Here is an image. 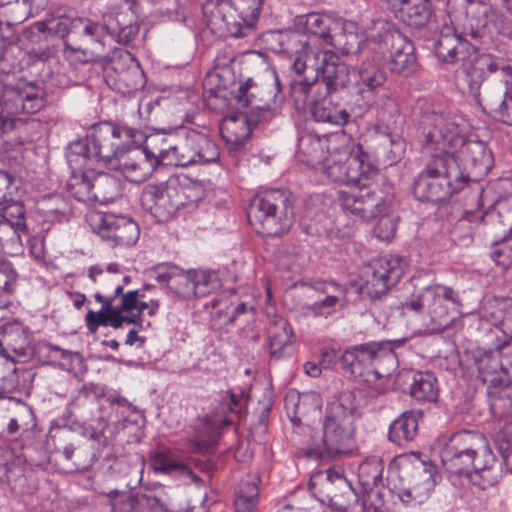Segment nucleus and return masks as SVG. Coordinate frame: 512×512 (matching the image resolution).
Instances as JSON below:
<instances>
[{"label": "nucleus", "mask_w": 512, "mask_h": 512, "mask_svg": "<svg viewBox=\"0 0 512 512\" xmlns=\"http://www.w3.org/2000/svg\"><path fill=\"white\" fill-rule=\"evenodd\" d=\"M321 406L322 401L318 393H303L298 395V401L295 403V413L300 420V417H304L311 412H317Z\"/></svg>", "instance_id": "54"}, {"label": "nucleus", "mask_w": 512, "mask_h": 512, "mask_svg": "<svg viewBox=\"0 0 512 512\" xmlns=\"http://www.w3.org/2000/svg\"><path fill=\"white\" fill-rule=\"evenodd\" d=\"M359 418L355 395L342 392L328 402L321 427L311 429L307 455L315 459H335L351 451Z\"/></svg>", "instance_id": "2"}, {"label": "nucleus", "mask_w": 512, "mask_h": 512, "mask_svg": "<svg viewBox=\"0 0 512 512\" xmlns=\"http://www.w3.org/2000/svg\"><path fill=\"white\" fill-rule=\"evenodd\" d=\"M357 73L354 103L359 108V114H363L375 103L377 91L386 82L387 74L380 61L375 58L364 60Z\"/></svg>", "instance_id": "19"}, {"label": "nucleus", "mask_w": 512, "mask_h": 512, "mask_svg": "<svg viewBox=\"0 0 512 512\" xmlns=\"http://www.w3.org/2000/svg\"><path fill=\"white\" fill-rule=\"evenodd\" d=\"M49 351L57 352L60 355L62 362L60 363V367L68 370L72 373L76 378L82 379L84 375L87 373V364L82 354L79 352H72L69 350H64L57 345L50 344Z\"/></svg>", "instance_id": "40"}, {"label": "nucleus", "mask_w": 512, "mask_h": 512, "mask_svg": "<svg viewBox=\"0 0 512 512\" xmlns=\"http://www.w3.org/2000/svg\"><path fill=\"white\" fill-rule=\"evenodd\" d=\"M479 455V453H468L459 457L456 456V459H441V461L446 470L449 472L458 475L465 474L468 477L470 472L476 470V464L477 459H479Z\"/></svg>", "instance_id": "45"}, {"label": "nucleus", "mask_w": 512, "mask_h": 512, "mask_svg": "<svg viewBox=\"0 0 512 512\" xmlns=\"http://www.w3.org/2000/svg\"><path fill=\"white\" fill-rule=\"evenodd\" d=\"M93 203L108 204L121 195L119 181L110 174H93Z\"/></svg>", "instance_id": "35"}, {"label": "nucleus", "mask_w": 512, "mask_h": 512, "mask_svg": "<svg viewBox=\"0 0 512 512\" xmlns=\"http://www.w3.org/2000/svg\"><path fill=\"white\" fill-rule=\"evenodd\" d=\"M89 222L94 232L115 246H132L139 238V228L132 219L114 214L93 213Z\"/></svg>", "instance_id": "18"}, {"label": "nucleus", "mask_w": 512, "mask_h": 512, "mask_svg": "<svg viewBox=\"0 0 512 512\" xmlns=\"http://www.w3.org/2000/svg\"><path fill=\"white\" fill-rule=\"evenodd\" d=\"M496 444L507 467L512 470V421L506 423L500 430Z\"/></svg>", "instance_id": "55"}, {"label": "nucleus", "mask_w": 512, "mask_h": 512, "mask_svg": "<svg viewBox=\"0 0 512 512\" xmlns=\"http://www.w3.org/2000/svg\"><path fill=\"white\" fill-rule=\"evenodd\" d=\"M142 207L159 221H166L187 204L185 188L176 180L148 184L140 197Z\"/></svg>", "instance_id": "12"}, {"label": "nucleus", "mask_w": 512, "mask_h": 512, "mask_svg": "<svg viewBox=\"0 0 512 512\" xmlns=\"http://www.w3.org/2000/svg\"><path fill=\"white\" fill-rule=\"evenodd\" d=\"M4 113L11 120V131L15 127V116L21 112L34 114L43 106L42 97L34 93H21L7 90L2 94Z\"/></svg>", "instance_id": "27"}, {"label": "nucleus", "mask_w": 512, "mask_h": 512, "mask_svg": "<svg viewBox=\"0 0 512 512\" xmlns=\"http://www.w3.org/2000/svg\"><path fill=\"white\" fill-rule=\"evenodd\" d=\"M378 37L385 45L391 44L394 48L390 60V70L393 73H405L415 64L416 57L412 43L405 41L398 32H391L389 24L385 26L383 33H378Z\"/></svg>", "instance_id": "24"}, {"label": "nucleus", "mask_w": 512, "mask_h": 512, "mask_svg": "<svg viewBox=\"0 0 512 512\" xmlns=\"http://www.w3.org/2000/svg\"><path fill=\"white\" fill-rule=\"evenodd\" d=\"M259 488L254 479L241 480L235 490V512H256Z\"/></svg>", "instance_id": "37"}, {"label": "nucleus", "mask_w": 512, "mask_h": 512, "mask_svg": "<svg viewBox=\"0 0 512 512\" xmlns=\"http://www.w3.org/2000/svg\"><path fill=\"white\" fill-rule=\"evenodd\" d=\"M489 78L503 82L507 90L512 79V61L492 54H478L466 67V82L475 99H481V85Z\"/></svg>", "instance_id": "16"}, {"label": "nucleus", "mask_w": 512, "mask_h": 512, "mask_svg": "<svg viewBox=\"0 0 512 512\" xmlns=\"http://www.w3.org/2000/svg\"><path fill=\"white\" fill-rule=\"evenodd\" d=\"M383 469V461L377 456L369 457L359 465L358 479L366 492L372 491L374 488L382 485Z\"/></svg>", "instance_id": "38"}, {"label": "nucleus", "mask_w": 512, "mask_h": 512, "mask_svg": "<svg viewBox=\"0 0 512 512\" xmlns=\"http://www.w3.org/2000/svg\"><path fill=\"white\" fill-rule=\"evenodd\" d=\"M29 345V337L19 324H7L0 330V355L6 358L23 356Z\"/></svg>", "instance_id": "30"}, {"label": "nucleus", "mask_w": 512, "mask_h": 512, "mask_svg": "<svg viewBox=\"0 0 512 512\" xmlns=\"http://www.w3.org/2000/svg\"><path fill=\"white\" fill-rule=\"evenodd\" d=\"M263 0H205L202 8L206 16H219L233 37L247 36L255 28Z\"/></svg>", "instance_id": "9"}, {"label": "nucleus", "mask_w": 512, "mask_h": 512, "mask_svg": "<svg viewBox=\"0 0 512 512\" xmlns=\"http://www.w3.org/2000/svg\"><path fill=\"white\" fill-rule=\"evenodd\" d=\"M194 282L195 297H204L221 286L216 272L194 271Z\"/></svg>", "instance_id": "50"}, {"label": "nucleus", "mask_w": 512, "mask_h": 512, "mask_svg": "<svg viewBox=\"0 0 512 512\" xmlns=\"http://www.w3.org/2000/svg\"><path fill=\"white\" fill-rule=\"evenodd\" d=\"M434 53L445 63L460 64L466 75V67L478 56L475 48L460 35L451 33L450 28L441 31L434 43Z\"/></svg>", "instance_id": "20"}, {"label": "nucleus", "mask_w": 512, "mask_h": 512, "mask_svg": "<svg viewBox=\"0 0 512 512\" xmlns=\"http://www.w3.org/2000/svg\"><path fill=\"white\" fill-rule=\"evenodd\" d=\"M153 471L166 475L180 474L188 476L194 483H199L200 478L185 464L178 461L174 454L168 450L155 451L150 458Z\"/></svg>", "instance_id": "33"}, {"label": "nucleus", "mask_w": 512, "mask_h": 512, "mask_svg": "<svg viewBox=\"0 0 512 512\" xmlns=\"http://www.w3.org/2000/svg\"><path fill=\"white\" fill-rule=\"evenodd\" d=\"M112 512H136L134 492H119L113 490L109 493Z\"/></svg>", "instance_id": "57"}, {"label": "nucleus", "mask_w": 512, "mask_h": 512, "mask_svg": "<svg viewBox=\"0 0 512 512\" xmlns=\"http://www.w3.org/2000/svg\"><path fill=\"white\" fill-rule=\"evenodd\" d=\"M332 23L333 21L329 17L317 13L308 14L305 21L306 28L310 33L324 39L328 43H330L333 37L330 34Z\"/></svg>", "instance_id": "46"}, {"label": "nucleus", "mask_w": 512, "mask_h": 512, "mask_svg": "<svg viewBox=\"0 0 512 512\" xmlns=\"http://www.w3.org/2000/svg\"><path fill=\"white\" fill-rule=\"evenodd\" d=\"M421 124L425 133V148L435 145L433 154L450 153L458 148L466 134V124L460 116L446 112H426Z\"/></svg>", "instance_id": "11"}, {"label": "nucleus", "mask_w": 512, "mask_h": 512, "mask_svg": "<svg viewBox=\"0 0 512 512\" xmlns=\"http://www.w3.org/2000/svg\"><path fill=\"white\" fill-rule=\"evenodd\" d=\"M6 223L3 224L4 228L12 227L16 231L26 229L25 224V209L20 202H11L3 207L2 214Z\"/></svg>", "instance_id": "49"}, {"label": "nucleus", "mask_w": 512, "mask_h": 512, "mask_svg": "<svg viewBox=\"0 0 512 512\" xmlns=\"http://www.w3.org/2000/svg\"><path fill=\"white\" fill-rule=\"evenodd\" d=\"M374 177L351 184L348 190L339 191V202L343 210L363 221H369L383 213L391 199L383 198L371 188Z\"/></svg>", "instance_id": "13"}, {"label": "nucleus", "mask_w": 512, "mask_h": 512, "mask_svg": "<svg viewBox=\"0 0 512 512\" xmlns=\"http://www.w3.org/2000/svg\"><path fill=\"white\" fill-rule=\"evenodd\" d=\"M67 191L80 202L93 203V173L78 172L73 169L66 184Z\"/></svg>", "instance_id": "39"}, {"label": "nucleus", "mask_w": 512, "mask_h": 512, "mask_svg": "<svg viewBox=\"0 0 512 512\" xmlns=\"http://www.w3.org/2000/svg\"><path fill=\"white\" fill-rule=\"evenodd\" d=\"M495 249L491 253L492 260L503 268L512 266V228L509 234L499 241H494Z\"/></svg>", "instance_id": "47"}, {"label": "nucleus", "mask_w": 512, "mask_h": 512, "mask_svg": "<svg viewBox=\"0 0 512 512\" xmlns=\"http://www.w3.org/2000/svg\"><path fill=\"white\" fill-rule=\"evenodd\" d=\"M220 158L218 145L206 134L182 128L176 137L163 138L159 147L147 145L151 174L159 165L187 167L215 163Z\"/></svg>", "instance_id": "3"}, {"label": "nucleus", "mask_w": 512, "mask_h": 512, "mask_svg": "<svg viewBox=\"0 0 512 512\" xmlns=\"http://www.w3.org/2000/svg\"><path fill=\"white\" fill-rule=\"evenodd\" d=\"M405 341L403 338L353 346L342 354V366L354 377L373 383L390 376L396 370L398 358L394 349L402 346Z\"/></svg>", "instance_id": "4"}, {"label": "nucleus", "mask_w": 512, "mask_h": 512, "mask_svg": "<svg viewBox=\"0 0 512 512\" xmlns=\"http://www.w3.org/2000/svg\"><path fill=\"white\" fill-rule=\"evenodd\" d=\"M122 273L120 266L117 263H111L104 269L99 265L90 267L88 277L92 282L97 285L98 289L95 294L111 295L117 286H122L121 283Z\"/></svg>", "instance_id": "34"}, {"label": "nucleus", "mask_w": 512, "mask_h": 512, "mask_svg": "<svg viewBox=\"0 0 512 512\" xmlns=\"http://www.w3.org/2000/svg\"><path fill=\"white\" fill-rule=\"evenodd\" d=\"M89 160H94L91 137L77 140L69 145L67 161L73 169L85 166Z\"/></svg>", "instance_id": "43"}, {"label": "nucleus", "mask_w": 512, "mask_h": 512, "mask_svg": "<svg viewBox=\"0 0 512 512\" xmlns=\"http://www.w3.org/2000/svg\"><path fill=\"white\" fill-rule=\"evenodd\" d=\"M169 288L183 299L195 298L194 271L178 272Z\"/></svg>", "instance_id": "48"}, {"label": "nucleus", "mask_w": 512, "mask_h": 512, "mask_svg": "<svg viewBox=\"0 0 512 512\" xmlns=\"http://www.w3.org/2000/svg\"><path fill=\"white\" fill-rule=\"evenodd\" d=\"M331 93L319 89L314 92L309 104L310 115L316 122L343 126L348 123L350 114L333 101Z\"/></svg>", "instance_id": "23"}, {"label": "nucleus", "mask_w": 512, "mask_h": 512, "mask_svg": "<svg viewBox=\"0 0 512 512\" xmlns=\"http://www.w3.org/2000/svg\"><path fill=\"white\" fill-rule=\"evenodd\" d=\"M136 512H160L163 505L160 500L149 494L134 492Z\"/></svg>", "instance_id": "63"}, {"label": "nucleus", "mask_w": 512, "mask_h": 512, "mask_svg": "<svg viewBox=\"0 0 512 512\" xmlns=\"http://www.w3.org/2000/svg\"><path fill=\"white\" fill-rule=\"evenodd\" d=\"M326 51L315 46L304 45L297 52L291 69L297 76H310L317 80L320 77L322 60Z\"/></svg>", "instance_id": "31"}, {"label": "nucleus", "mask_w": 512, "mask_h": 512, "mask_svg": "<svg viewBox=\"0 0 512 512\" xmlns=\"http://www.w3.org/2000/svg\"><path fill=\"white\" fill-rule=\"evenodd\" d=\"M294 333L291 325L284 319L274 322L269 330V353L274 359H281L294 352Z\"/></svg>", "instance_id": "29"}, {"label": "nucleus", "mask_w": 512, "mask_h": 512, "mask_svg": "<svg viewBox=\"0 0 512 512\" xmlns=\"http://www.w3.org/2000/svg\"><path fill=\"white\" fill-rule=\"evenodd\" d=\"M247 217L257 233L273 237L290 229L294 220V210L289 195L283 190L273 189L252 199Z\"/></svg>", "instance_id": "6"}, {"label": "nucleus", "mask_w": 512, "mask_h": 512, "mask_svg": "<svg viewBox=\"0 0 512 512\" xmlns=\"http://www.w3.org/2000/svg\"><path fill=\"white\" fill-rule=\"evenodd\" d=\"M72 22L73 18L59 17L56 20L48 22V24L38 23V29L40 31H44L45 29H47L50 32L59 35L61 38L70 37L67 40L71 44V42H74L72 40Z\"/></svg>", "instance_id": "59"}, {"label": "nucleus", "mask_w": 512, "mask_h": 512, "mask_svg": "<svg viewBox=\"0 0 512 512\" xmlns=\"http://www.w3.org/2000/svg\"><path fill=\"white\" fill-rule=\"evenodd\" d=\"M2 14L7 17L8 25L20 24L26 19L25 4L19 0H0Z\"/></svg>", "instance_id": "56"}, {"label": "nucleus", "mask_w": 512, "mask_h": 512, "mask_svg": "<svg viewBox=\"0 0 512 512\" xmlns=\"http://www.w3.org/2000/svg\"><path fill=\"white\" fill-rule=\"evenodd\" d=\"M323 292H333L331 295H327L323 300L315 302L311 309L315 315L330 314L331 309L334 308L345 295V289L335 282L324 283L323 288H320Z\"/></svg>", "instance_id": "42"}, {"label": "nucleus", "mask_w": 512, "mask_h": 512, "mask_svg": "<svg viewBox=\"0 0 512 512\" xmlns=\"http://www.w3.org/2000/svg\"><path fill=\"white\" fill-rule=\"evenodd\" d=\"M252 85V80H247L238 89L237 103L241 107H251L257 110H270L271 105L269 103H258L253 94H249V88Z\"/></svg>", "instance_id": "61"}, {"label": "nucleus", "mask_w": 512, "mask_h": 512, "mask_svg": "<svg viewBox=\"0 0 512 512\" xmlns=\"http://www.w3.org/2000/svg\"><path fill=\"white\" fill-rule=\"evenodd\" d=\"M109 317L108 310H105V304H102L98 312L89 310L85 317L87 329L91 333H95L100 326H108Z\"/></svg>", "instance_id": "64"}, {"label": "nucleus", "mask_w": 512, "mask_h": 512, "mask_svg": "<svg viewBox=\"0 0 512 512\" xmlns=\"http://www.w3.org/2000/svg\"><path fill=\"white\" fill-rule=\"evenodd\" d=\"M397 222L394 217L389 215L381 217L373 228L376 238L382 241L391 240L396 232Z\"/></svg>", "instance_id": "62"}, {"label": "nucleus", "mask_w": 512, "mask_h": 512, "mask_svg": "<svg viewBox=\"0 0 512 512\" xmlns=\"http://www.w3.org/2000/svg\"><path fill=\"white\" fill-rule=\"evenodd\" d=\"M463 172L449 153L432 154L426 168L415 179L413 194L420 201L438 203L465 187Z\"/></svg>", "instance_id": "5"}, {"label": "nucleus", "mask_w": 512, "mask_h": 512, "mask_svg": "<svg viewBox=\"0 0 512 512\" xmlns=\"http://www.w3.org/2000/svg\"><path fill=\"white\" fill-rule=\"evenodd\" d=\"M431 487L432 481L430 477H428L421 485L417 484L402 490L399 493V498L403 503L408 505L422 503L428 497Z\"/></svg>", "instance_id": "52"}, {"label": "nucleus", "mask_w": 512, "mask_h": 512, "mask_svg": "<svg viewBox=\"0 0 512 512\" xmlns=\"http://www.w3.org/2000/svg\"><path fill=\"white\" fill-rule=\"evenodd\" d=\"M447 6L452 24H462L478 4L468 0H448Z\"/></svg>", "instance_id": "51"}, {"label": "nucleus", "mask_w": 512, "mask_h": 512, "mask_svg": "<svg viewBox=\"0 0 512 512\" xmlns=\"http://www.w3.org/2000/svg\"><path fill=\"white\" fill-rule=\"evenodd\" d=\"M110 37L105 27V19L102 22L87 17H75L72 22V40L76 46L65 40L67 48L82 52L87 61L97 62L103 57L106 39Z\"/></svg>", "instance_id": "15"}, {"label": "nucleus", "mask_w": 512, "mask_h": 512, "mask_svg": "<svg viewBox=\"0 0 512 512\" xmlns=\"http://www.w3.org/2000/svg\"><path fill=\"white\" fill-rule=\"evenodd\" d=\"M412 380L410 394L414 399L428 403H434L437 401V379L432 373L416 372L413 374Z\"/></svg>", "instance_id": "36"}, {"label": "nucleus", "mask_w": 512, "mask_h": 512, "mask_svg": "<svg viewBox=\"0 0 512 512\" xmlns=\"http://www.w3.org/2000/svg\"><path fill=\"white\" fill-rule=\"evenodd\" d=\"M322 170L333 182L346 183L348 186L359 184L367 177H375L378 174L370 156L360 144L353 146L349 151L331 154L322 162Z\"/></svg>", "instance_id": "10"}, {"label": "nucleus", "mask_w": 512, "mask_h": 512, "mask_svg": "<svg viewBox=\"0 0 512 512\" xmlns=\"http://www.w3.org/2000/svg\"><path fill=\"white\" fill-rule=\"evenodd\" d=\"M18 281V273L12 263L0 258V294H11Z\"/></svg>", "instance_id": "53"}, {"label": "nucleus", "mask_w": 512, "mask_h": 512, "mask_svg": "<svg viewBox=\"0 0 512 512\" xmlns=\"http://www.w3.org/2000/svg\"><path fill=\"white\" fill-rule=\"evenodd\" d=\"M495 302L496 310L490 313V321L501 331L503 337L497 338L493 349L479 351L475 363L483 382H499L504 385L505 379L501 374L507 376L508 369L501 358L503 351L512 343V297L496 298Z\"/></svg>", "instance_id": "7"}, {"label": "nucleus", "mask_w": 512, "mask_h": 512, "mask_svg": "<svg viewBox=\"0 0 512 512\" xmlns=\"http://www.w3.org/2000/svg\"><path fill=\"white\" fill-rule=\"evenodd\" d=\"M463 172L462 181L465 186L470 182L482 179L493 166V156L485 142L463 139L458 148L450 153Z\"/></svg>", "instance_id": "17"}, {"label": "nucleus", "mask_w": 512, "mask_h": 512, "mask_svg": "<svg viewBox=\"0 0 512 512\" xmlns=\"http://www.w3.org/2000/svg\"><path fill=\"white\" fill-rule=\"evenodd\" d=\"M394 14L404 24L415 29L431 24L435 16L430 0H405Z\"/></svg>", "instance_id": "28"}, {"label": "nucleus", "mask_w": 512, "mask_h": 512, "mask_svg": "<svg viewBox=\"0 0 512 512\" xmlns=\"http://www.w3.org/2000/svg\"><path fill=\"white\" fill-rule=\"evenodd\" d=\"M123 139L139 144L144 135L135 128L109 123L95 127L91 136L93 158L111 169L119 170L131 182H143L151 176L152 169V163L147 160V145L124 146Z\"/></svg>", "instance_id": "1"}, {"label": "nucleus", "mask_w": 512, "mask_h": 512, "mask_svg": "<svg viewBox=\"0 0 512 512\" xmlns=\"http://www.w3.org/2000/svg\"><path fill=\"white\" fill-rule=\"evenodd\" d=\"M324 485L331 504L338 509L346 510L357 501V496L351 483L335 470H327Z\"/></svg>", "instance_id": "26"}, {"label": "nucleus", "mask_w": 512, "mask_h": 512, "mask_svg": "<svg viewBox=\"0 0 512 512\" xmlns=\"http://www.w3.org/2000/svg\"><path fill=\"white\" fill-rule=\"evenodd\" d=\"M388 23L383 19L373 21V28L369 34L361 31L358 25L352 21L342 23L341 31L331 38L329 44L339 49L344 54H356L362 49V45L369 37H376L380 30L385 29Z\"/></svg>", "instance_id": "22"}, {"label": "nucleus", "mask_w": 512, "mask_h": 512, "mask_svg": "<svg viewBox=\"0 0 512 512\" xmlns=\"http://www.w3.org/2000/svg\"><path fill=\"white\" fill-rule=\"evenodd\" d=\"M301 79L293 80L290 84V93L296 103H304L316 79L310 76H299Z\"/></svg>", "instance_id": "60"}, {"label": "nucleus", "mask_w": 512, "mask_h": 512, "mask_svg": "<svg viewBox=\"0 0 512 512\" xmlns=\"http://www.w3.org/2000/svg\"><path fill=\"white\" fill-rule=\"evenodd\" d=\"M422 301L425 302L426 311L436 330H443L450 325L452 319L449 318V308L459 305L456 292L450 287L438 284L423 289Z\"/></svg>", "instance_id": "21"}, {"label": "nucleus", "mask_w": 512, "mask_h": 512, "mask_svg": "<svg viewBox=\"0 0 512 512\" xmlns=\"http://www.w3.org/2000/svg\"><path fill=\"white\" fill-rule=\"evenodd\" d=\"M478 102L484 103L498 121L512 126V93L510 91H504L500 102L493 101L489 96L478 99Z\"/></svg>", "instance_id": "41"}, {"label": "nucleus", "mask_w": 512, "mask_h": 512, "mask_svg": "<svg viewBox=\"0 0 512 512\" xmlns=\"http://www.w3.org/2000/svg\"><path fill=\"white\" fill-rule=\"evenodd\" d=\"M468 453L480 454L476 470L468 474L471 483L481 489L493 486L499 479V469L491 449L479 433L463 430L453 434L443 447L440 456L441 459L449 460Z\"/></svg>", "instance_id": "8"}, {"label": "nucleus", "mask_w": 512, "mask_h": 512, "mask_svg": "<svg viewBox=\"0 0 512 512\" xmlns=\"http://www.w3.org/2000/svg\"><path fill=\"white\" fill-rule=\"evenodd\" d=\"M72 22L73 18L59 17L56 20L48 22V24L38 23V29L40 31H44L45 29H47L50 32L59 35L61 38L70 37L67 40L71 44V42H74L72 40Z\"/></svg>", "instance_id": "58"}, {"label": "nucleus", "mask_w": 512, "mask_h": 512, "mask_svg": "<svg viewBox=\"0 0 512 512\" xmlns=\"http://www.w3.org/2000/svg\"><path fill=\"white\" fill-rule=\"evenodd\" d=\"M406 262L401 257L372 260L362 271V291L371 299L380 298L404 275Z\"/></svg>", "instance_id": "14"}, {"label": "nucleus", "mask_w": 512, "mask_h": 512, "mask_svg": "<svg viewBox=\"0 0 512 512\" xmlns=\"http://www.w3.org/2000/svg\"><path fill=\"white\" fill-rule=\"evenodd\" d=\"M420 416L421 413L415 410L402 413L389 427L390 441L398 446H406L410 443L417 435Z\"/></svg>", "instance_id": "32"}, {"label": "nucleus", "mask_w": 512, "mask_h": 512, "mask_svg": "<svg viewBox=\"0 0 512 512\" xmlns=\"http://www.w3.org/2000/svg\"><path fill=\"white\" fill-rule=\"evenodd\" d=\"M117 81L123 93H132L142 88L145 84L144 75L138 65L133 64L118 72Z\"/></svg>", "instance_id": "44"}, {"label": "nucleus", "mask_w": 512, "mask_h": 512, "mask_svg": "<svg viewBox=\"0 0 512 512\" xmlns=\"http://www.w3.org/2000/svg\"><path fill=\"white\" fill-rule=\"evenodd\" d=\"M320 76L325 84L323 90L327 92H336L344 88L349 81L347 65L332 50H327L324 53Z\"/></svg>", "instance_id": "25"}]
</instances>
